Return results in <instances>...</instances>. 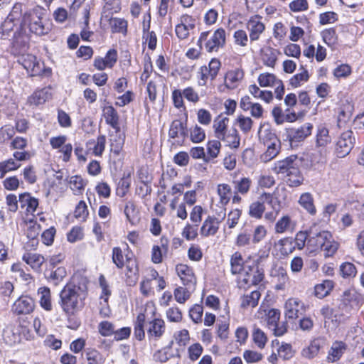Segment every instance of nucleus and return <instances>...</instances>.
Listing matches in <instances>:
<instances>
[{
    "mask_svg": "<svg viewBox=\"0 0 364 364\" xmlns=\"http://www.w3.org/2000/svg\"><path fill=\"white\" fill-rule=\"evenodd\" d=\"M88 283L86 277L77 274L60 291L59 304L66 315H73L84 307Z\"/></svg>",
    "mask_w": 364,
    "mask_h": 364,
    "instance_id": "nucleus-1",
    "label": "nucleus"
},
{
    "mask_svg": "<svg viewBox=\"0 0 364 364\" xmlns=\"http://www.w3.org/2000/svg\"><path fill=\"white\" fill-rule=\"evenodd\" d=\"M301 164V159L296 155H291L284 160L278 161L275 170L277 173L285 174L288 186L296 187L301 185L303 181V176L299 169Z\"/></svg>",
    "mask_w": 364,
    "mask_h": 364,
    "instance_id": "nucleus-2",
    "label": "nucleus"
},
{
    "mask_svg": "<svg viewBox=\"0 0 364 364\" xmlns=\"http://www.w3.org/2000/svg\"><path fill=\"white\" fill-rule=\"evenodd\" d=\"M332 235L328 231L314 232L312 229L309 231L307 247L311 252L323 251L325 257L332 256L338 249V244L332 242Z\"/></svg>",
    "mask_w": 364,
    "mask_h": 364,
    "instance_id": "nucleus-3",
    "label": "nucleus"
},
{
    "mask_svg": "<svg viewBox=\"0 0 364 364\" xmlns=\"http://www.w3.org/2000/svg\"><path fill=\"white\" fill-rule=\"evenodd\" d=\"M46 15V11L41 7L36 6L32 10L26 11L23 14L22 20L19 25L24 28L28 27L29 31L37 36H43L49 32V28L46 27L43 21Z\"/></svg>",
    "mask_w": 364,
    "mask_h": 364,
    "instance_id": "nucleus-4",
    "label": "nucleus"
},
{
    "mask_svg": "<svg viewBox=\"0 0 364 364\" xmlns=\"http://www.w3.org/2000/svg\"><path fill=\"white\" fill-rule=\"evenodd\" d=\"M23 4L16 3L7 18L1 24L0 29L1 30L2 36L7 38L10 36V33L14 31L15 27H18L22 20Z\"/></svg>",
    "mask_w": 364,
    "mask_h": 364,
    "instance_id": "nucleus-5",
    "label": "nucleus"
},
{
    "mask_svg": "<svg viewBox=\"0 0 364 364\" xmlns=\"http://www.w3.org/2000/svg\"><path fill=\"white\" fill-rule=\"evenodd\" d=\"M13 33L11 53L16 55L24 53L28 48L29 37L26 28L23 25L15 27Z\"/></svg>",
    "mask_w": 364,
    "mask_h": 364,
    "instance_id": "nucleus-6",
    "label": "nucleus"
},
{
    "mask_svg": "<svg viewBox=\"0 0 364 364\" xmlns=\"http://www.w3.org/2000/svg\"><path fill=\"white\" fill-rule=\"evenodd\" d=\"M313 125L311 123H305L299 127H292L286 129L287 139L291 146L294 144L304 141L311 134Z\"/></svg>",
    "mask_w": 364,
    "mask_h": 364,
    "instance_id": "nucleus-7",
    "label": "nucleus"
},
{
    "mask_svg": "<svg viewBox=\"0 0 364 364\" xmlns=\"http://www.w3.org/2000/svg\"><path fill=\"white\" fill-rule=\"evenodd\" d=\"M18 62L27 70L31 76L42 75L43 70V64H41L36 59V57L32 54H25L24 53L18 55Z\"/></svg>",
    "mask_w": 364,
    "mask_h": 364,
    "instance_id": "nucleus-8",
    "label": "nucleus"
},
{
    "mask_svg": "<svg viewBox=\"0 0 364 364\" xmlns=\"http://www.w3.org/2000/svg\"><path fill=\"white\" fill-rule=\"evenodd\" d=\"M355 138L350 130L343 132L336 146V153L338 158H343L352 150L354 145Z\"/></svg>",
    "mask_w": 364,
    "mask_h": 364,
    "instance_id": "nucleus-9",
    "label": "nucleus"
},
{
    "mask_svg": "<svg viewBox=\"0 0 364 364\" xmlns=\"http://www.w3.org/2000/svg\"><path fill=\"white\" fill-rule=\"evenodd\" d=\"M126 258V272L125 282L129 287L134 286L139 279V268L136 259L133 257L132 254L129 255L127 254Z\"/></svg>",
    "mask_w": 364,
    "mask_h": 364,
    "instance_id": "nucleus-10",
    "label": "nucleus"
},
{
    "mask_svg": "<svg viewBox=\"0 0 364 364\" xmlns=\"http://www.w3.org/2000/svg\"><path fill=\"white\" fill-rule=\"evenodd\" d=\"M35 308L34 300L28 296H20L13 304L12 311L17 315L29 314Z\"/></svg>",
    "mask_w": 364,
    "mask_h": 364,
    "instance_id": "nucleus-11",
    "label": "nucleus"
},
{
    "mask_svg": "<svg viewBox=\"0 0 364 364\" xmlns=\"http://www.w3.org/2000/svg\"><path fill=\"white\" fill-rule=\"evenodd\" d=\"M225 44V31L220 28H218L211 38L205 43V48L208 53L217 51Z\"/></svg>",
    "mask_w": 364,
    "mask_h": 364,
    "instance_id": "nucleus-12",
    "label": "nucleus"
},
{
    "mask_svg": "<svg viewBox=\"0 0 364 364\" xmlns=\"http://www.w3.org/2000/svg\"><path fill=\"white\" fill-rule=\"evenodd\" d=\"M188 135V130L187 128L186 121L185 122L181 120H173L168 130V136L172 139H181V141H177V143H183L185 139Z\"/></svg>",
    "mask_w": 364,
    "mask_h": 364,
    "instance_id": "nucleus-13",
    "label": "nucleus"
},
{
    "mask_svg": "<svg viewBox=\"0 0 364 364\" xmlns=\"http://www.w3.org/2000/svg\"><path fill=\"white\" fill-rule=\"evenodd\" d=\"M264 269L260 268L258 265L255 267H248V270L246 271L245 275L242 279V282L248 286L257 285L260 283L264 277Z\"/></svg>",
    "mask_w": 364,
    "mask_h": 364,
    "instance_id": "nucleus-14",
    "label": "nucleus"
},
{
    "mask_svg": "<svg viewBox=\"0 0 364 364\" xmlns=\"http://www.w3.org/2000/svg\"><path fill=\"white\" fill-rule=\"evenodd\" d=\"M304 307V304L298 299H289L284 305L285 316L289 320H294L299 317V313Z\"/></svg>",
    "mask_w": 364,
    "mask_h": 364,
    "instance_id": "nucleus-15",
    "label": "nucleus"
},
{
    "mask_svg": "<svg viewBox=\"0 0 364 364\" xmlns=\"http://www.w3.org/2000/svg\"><path fill=\"white\" fill-rule=\"evenodd\" d=\"M220 222L221 220L215 216L209 215L203 223L200 231V235L203 237L215 235L219 229Z\"/></svg>",
    "mask_w": 364,
    "mask_h": 364,
    "instance_id": "nucleus-16",
    "label": "nucleus"
},
{
    "mask_svg": "<svg viewBox=\"0 0 364 364\" xmlns=\"http://www.w3.org/2000/svg\"><path fill=\"white\" fill-rule=\"evenodd\" d=\"M173 344V341H171L167 346L156 352L154 355L155 360L161 363H165L171 358H181V352L183 350L176 349L175 353H171Z\"/></svg>",
    "mask_w": 364,
    "mask_h": 364,
    "instance_id": "nucleus-17",
    "label": "nucleus"
},
{
    "mask_svg": "<svg viewBox=\"0 0 364 364\" xmlns=\"http://www.w3.org/2000/svg\"><path fill=\"white\" fill-rule=\"evenodd\" d=\"M176 271L184 285L194 284L196 283L193 269L186 264H177Z\"/></svg>",
    "mask_w": 364,
    "mask_h": 364,
    "instance_id": "nucleus-18",
    "label": "nucleus"
},
{
    "mask_svg": "<svg viewBox=\"0 0 364 364\" xmlns=\"http://www.w3.org/2000/svg\"><path fill=\"white\" fill-rule=\"evenodd\" d=\"M146 331L149 336L161 337L165 331L164 321L160 318H154L147 323Z\"/></svg>",
    "mask_w": 364,
    "mask_h": 364,
    "instance_id": "nucleus-19",
    "label": "nucleus"
},
{
    "mask_svg": "<svg viewBox=\"0 0 364 364\" xmlns=\"http://www.w3.org/2000/svg\"><path fill=\"white\" fill-rule=\"evenodd\" d=\"M232 149H237L240 144V136L235 127L229 129L221 138L218 139Z\"/></svg>",
    "mask_w": 364,
    "mask_h": 364,
    "instance_id": "nucleus-20",
    "label": "nucleus"
},
{
    "mask_svg": "<svg viewBox=\"0 0 364 364\" xmlns=\"http://www.w3.org/2000/svg\"><path fill=\"white\" fill-rule=\"evenodd\" d=\"M244 77V72L241 69L230 70L226 73L225 85L228 89H235L237 82Z\"/></svg>",
    "mask_w": 364,
    "mask_h": 364,
    "instance_id": "nucleus-21",
    "label": "nucleus"
},
{
    "mask_svg": "<svg viewBox=\"0 0 364 364\" xmlns=\"http://www.w3.org/2000/svg\"><path fill=\"white\" fill-rule=\"evenodd\" d=\"M346 349V345L342 341H335L333 343L327 357L328 362H336L338 360L344 353Z\"/></svg>",
    "mask_w": 364,
    "mask_h": 364,
    "instance_id": "nucleus-22",
    "label": "nucleus"
},
{
    "mask_svg": "<svg viewBox=\"0 0 364 364\" xmlns=\"http://www.w3.org/2000/svg\"><path fill=\"white\" fill-rule=\"evenodd\" d=\"M18 198V201L22 208L26 206L28 212H35L38 206V200L32 197L29 193H21Z\"/></svg>",
    "mask_w": 364,
    "mask_h": 364,
    "instance_id": "nucleus-23",
    "label": "nucleus"
},
{
    "mask_svg": "<svg viewBox=\"0 0 364 364\" xmlns=\"http://www.w3.org/2000/svg\"><path fill=\"white\" fill-rule=\"evenodd\" d=\"M38 294L39 295L40 306L46 311H50L53 309L51 302L50 290L47 287H40L38 289Z\"/></svg>",
    "mask_w": 364,
    "mask_h": 364,
    "instance_id": "nucleus-24",
    "label": "nucleus"
},
{
    "mask_svg": "<svg viewBox=\"0 0 364 364\" xmlns=\"http://www.w3.org/2000/svg\"><path fill=\"white\" fill-rule=\"evenodd\" d=\"M51 97L49 90L43 88L36 91L29 98L28 102L33 105H40L46 102Z\"/></svg>",
    "mask_w": 364,
    "mask_h": 364,
    "instance_id": "nucleus-25",
    "label": "nucleus"
},
{
    "mask_svg": "<svg viewBox=\"0 0 364 364\" xmlns=\"http://www.w3.org/2000/svg\"><path fill=\"white\" fill-rule=\"evenodd\" d=\"M104 116L106 123L113 129H119V116L117 112L112 106L106 107L104 109Z\"/></svg>",
    "mask_w": 364,
    "mask_h": 364,
    "instance_id": "nucleus-26",
    "label": "nucleus"
},
{
    "mask_svg": "<svg viewBox=\"0 0 364 364\" xmlns=\"http://www.w3.org/2000/svg\"><path fill=\"white\" fill-rule=\"evenodd\" d=\"M229 123V118L226 117H221L218 116L215 120L213 124V129L215 137L218 139L221 138L228 132V125Z\"/></svg>",
    "mask_w": 364,
    "mask_h": 364,
    "instance_id": "nucleus-27",
    "label": "nucleus"
},
{
    "mask_svg": "<svg viewBox=\"0 0 364 364\" xmlns=\"http://www.w3.org/2000/svg\"><path fill=\"white\" fill-rule=\"evenodd\" d=\"M261 296L259 291H252L250 294L243 295L241 298V307L246 309L248 307L255 308L257 306Z\"/></svg>",
    "mask_w": 364,
    "mask_h": 364,
    "instance_id": "nucleus-28",
    "label": "nucleus"
},
{
    "mask_svg": "<svg viewBox=\"0 0 364 364\" xmlns=\"http://www.w3.org/2000/svg\"><path fill=\"white\" fill-rule=\"evenodd\" d=\"M247 28L250 31V38L253 41L258 40L259 35L264 30V25L256 19H250L247 23Z\"/></svg>",
    "mask_w": 364,
    "mask_h": 364,
    "instance_id": "nucleus-29",
    "label": "nucleus"
},
{
    "mask_svg": "<svg viewBox=\"0 0 364 364\" xmlns=\"http://www.w3.org/2000/svg\"><path fill=\"white\" fill-rule=\"evenodd\" d=\"M192 21V16L189 15H183L181 16V23L176 26V33L178 38L183 40L188 38L189 36L188 26L186 25V23Z\"/></svg>",
    "mask_w": 364,
    "mask_h": 364,
    "instance_id": "nucleus-30",
    "label": "nucleus"
},
{
    "mask_svg": "<svg viewBox=\"0 0 364 364\" xmlns=\"http://www.w3.org/2000/svg\"><path fill=\"white\" fill-rule=\"evenodd\" d=\"M233 184L236 193H240L241 195H246L250 191L252 181L248 177H242L239 180L234 181Z\"/></svg>",
    "mask_w": 364,
    "mask_h": 364,
    "instance_id": "nucleus-31",
    "label": "nucleus"
},
{
    "mask_svg": "<svg viewBox=\"0 0 364 364\" xmlns=\"http://www.w3.org/2000/svg\"><path fill=\"white\" fill-rule=\"evenodd\" d=\"M264 210V202L259 198V200L255 201L250 205L248 214L251 218L261 219Z\"/></svg>",
    "mask_w": 364,
    "mask_h": 364,
    "instance_id": "nucleus-32",
    "label": "nucleus"
},
{
    "mask_svg": "<svg viewBox=\"0 0 364 364\" xmlns=\"http://www.w3.org/2000/svg\"><path fill=\"white\" fill-rule=\"evenodd\" d=\"M333 288V282L331 280H324L322 283L315 286V296L319 299L326 296Z\"/></svg>",
    "mask_w": 364,
    "mask_h": 364,
    "instance_id": "nucleus-33",
    "label": "nucleus"
},
{
    "mask_svg": "<svg viewBox=\"0 0 364 364\" xmlns=\"http://www.w3.org/2000/svg\"><path fill=\"white\" fill-rule=\"evenodd\" d=\"M299 203L311 215H315L316 210L314 204V198L311 193H304L301 194Z\"/></svg>",
    "mask_w": 364,
    "mask_h": 364,
    "instance_id": "nucleus-34",
    "label": "nucleus"
},
{
    "mask_svg": "<svg viewBox=\"0 0 364 364\" xmlns=\"http://www.w3.org/2000/svg\"><path fill=\"white\" fill-rule=\"evenodd\" d=\"M45 274L48 280L53 282L57 285L66 276L67 272L65 267H60L55 269L53 268L47 270Z\"/></svg>",
    "mask_w": 364,
    "mask_h": 364,
    "instance_id": "nucleus-35",
    "label": "nucleus"
},
{
    "mask_svg": "<svg viewBox=\"0 0 364 364\" xmlns=\"http://www.w3.org/2000/svg\"><path fill=\"white\" fill-rule=\"evenodd\" d=\"M220 140H211L207 143V158L205 163L210 162L212 159H215L219 153L221 148Z\"/></svg>",
    "mask_w": 364,
    "mask_h": 364,
    "instance_id": "nucleus-36",
    "label": "nucleus"
},
{
    "mask_svg": "<svg viewBox=\"0 0 364 364\" xmlns=\"http://www.w3.org/2000/svg\"><path fill=\"white\" fill-rule=\"evenodd\" d=\"M278 51L272 48H267L262 53V60L263 63L269 67L274 68L277 59Z\"/></svg>",
    "mask_w": 364,
    "mask_h": 364,
    "instance_id": "nucleus-37",
    "label": "nucleus"
},
{
    "mask_svg": "<svg viewBox=\"0 0 364 364\" xmlns=\"http://www.w3.org/2000/svg\"><path fill=\"white\" fill-rule=\"evenodd\" d=\"M146 316L143 313L138 314L134 324V336L136 339L141 341L145 337L144 324Z\"/></svg>",
    "mask_w": 364,
    "mask_h": 364,
    "instance_id": "nucleus-38",
    "label": "nucleus"
},
{
    "mask_svg": "<svg viewBox=\"0 0 364 364\" xmlns=\"http://www.w3.org/2000/svg\"><path fill=\"white\" fill-rule=\"evenodd\" d=\"M109 21L112 33H127V21L124 18H113L110 16Z\"/></svg>",
    "mask_w": 364,
    "mask_h": 364,
    "instance_id": "nucleus-39",
    "label": "nucleus"
},
{
    "mask_svg": "<svg viewBox=\"0 0 364 364\" xmlns=\"http://www.w3.org/2000/svg\"><path fill=\"white\" fill-rule=\"evenodd\" d=\"M331 141L329 136V132L327 128L323 125L318 127L316 133V144L318 146H326Z\"/></svg>",
    "mask_w": 364,
    "mask_h": 364,
    "instance_id": "nucleus-40",
    "label": "nucleus"
},
{
    "mask_svg": "<svg viewBox=\"0 0 364 364\" xmlns=\"http://www.w3.org/2000/svg\"><path fill=\"white\" fill-rule=\"evenodd\" d=\"M23 260L34 269H39L44 262V257L36 253H27L23 256Z\"/></svg>",
    "mask_w": 364,
    "mask_h": 364,
    "instance_id": "nucleus-41",
    "label": "nucleus"
},
{
    "mask_svg": "<svg viewBox=\"0 0 364 364\" xmlns=\"http://www.w3.org/2000/svg\"><path fill=\"white\" fill-rule=\"evenodd\" d=\"M231 272L233 274H239L244 268L243 259L238 252H235L230 259Z\"/></svg>",
    "mask_w": 364,
    "mask_h": 364,
    "instance_id": "nucleus-42",
    "label": "nucleus"
},
{
    "mask_svg": "<svg viewBox=\"0 0 364 364\" xmlns=\"http://www.w3.org/2000/svg\"><path fill=\"white\" fill-rule=\"evenodd\" d=\"M41 231V225L36 223H30L26 230V236L30 240L32 247L38 244V236Z\"/></svg>",
    "mask_w": 364,
    "mask_h": 364,
    "instance_id": "nucleus-43",
    "label": "nucleus"
},
{
    "mask_svg": "<svg viewBox=\"0 0 364 364\" xmlns=\"http://www.w3.org/2000/svg\"><path fill=\"white\" fill-rule=\"evenodd\" d=\"M218 193L220 196V203L223 205H227L230 200L232 188L228 184H219L218 186Z\"/></svg>",
    "mask_w": 364,
    "mask_h": 364,
    "instance_id": "nucleus-44",
    "label": "nucleus"
},
{
    "mask_svg": "<svg viewBox=\"0 0 364 364\" xmlns=\"http://www.w3.org/2000/svg\"><path fill=\"white\" fill-rule=\"evenodd\" d=\"M105 6L103 7L102 13H109V15H105L106 18H108L109 15H112L114 13H118L121 10V1L120 0H105Z\"/></svg>",
    "mask_w": 364,
    "mask_h": 364,
    "instance_id": "nucleus-45",
    "label": "nucleus"
},
{
    "mask_svg": "<svg viewBox=\"0 0 364 364\" xmlns=\"http://www.w3.org/2000/svg\"><path fill=\"white\" fill-rule=\"evenodd\" d=\"M277 81H279L277 77L272 73H262L258 77V82L261 87H269L277 85Z\"/></svg>",
    "mask_w": 364,
    "mask_h": 364,
    "instance_id": "nucleus-46",
    "label": "nucleus"
},
{
    "mask_svg": "<svg viewBox=\"0 0 364 364\" xmlns=\"http://www.w3.org/2000/svg\"><path fill=\"white\" fill-rule=\"evenodd\" d=\"M280 246V252L282 255H288L291 253L294 249V241L291 237H285L278 241Z\"/></svg>",
    "mask_w": 364,
    "mask_h": 364,
    "instance_id": "nucleus-47",
    "label": "nucleus"
},
{
    "mask_svg": "<svg viewBox=\"0 0 364 364\" xmlns=\"http://www.w3.org/2000/svg\"><path fill=\"white\" fill-rule=\"evenodd\" d=\"M253 121L251 118L245 117L243 115H240L236 119L234 123V125L238 124L239 127L240 128L241 131L247 134L248 133L252 127Z\"/></svg>",
    "mask_w": 364,
    "mask_h": 364,
    "instance_id": "nucleus-48",
    "label": "nucleus"
},
{
    "mask_svg": "<svg viewBox=\"0 0 364 364\" xmlns=\"http://www.w3.org/2000/svg\"><path fill=\"white\" fill-rule=\"evenodd\" d=\"M112 262L116 265L118 269H122L126 262H124V255L122 249L119 247H114L112 249Z\"/></svg>",
    "mask_w": 364,
    "mask_h": 364,
    "instance_id": "nucleus-49",
    "label": "nucleus"
},
{
    "mask_svg": "<svg viewBox=\"0 0 364 364\" xmlns=\"http://www.w3.org/2000/svg\"><path fill=\"white\" fill-rule=\"evenodd\" d=\"M86 358L88 364H104L105 358L103 355L95 349H90L86 352Z\"/></svg>",
    "mask_w": 364,
    "mask_h": 364,
    "instance_id": "nucleus-50",
    "label": "nucleus"
},
{
    "mask_svg": "<svg viewBox=\"0 0 364 364\" xmlns=\"http://www.w3.org/2000/svg\"><path fill=\"white\" fill-rule=\"evenodd\" d=\"M260 199L263 200L264 203L269 204L274 211L280 212L282 202L277 197H273L271 194L265 193L260 196Z\"/></svg>",
    "mask_w": 364,
    "mask_h": 364,
    "instance_id": "nucleus-51",
    "label": "nucleus"
},
{
    "mask_svg": "<svg viewBox=\"0 0 364 364\" xmlns=\"http://www.w3.org/2000/svg\"><path fill=\"white\" fill-rule=\"evenodd\" d=\"M301 68L304 70L303 72L294 75L290 80L289 84L292 87L296 88L299 87L303 82H307L309 78L308 71L304 69L303 66Z\"/></svg>",
    "mask_w": 364,
    "mask_h": 364,
    "instance_id": "nucleus-52",
    "label": "nucleus"
},
{
    "mask_svg": "<svg viewBox=\"0 0 364 364\" xmlns=\"http://www.w3.org/2000/svg\"><path fill=\"white\" fill-rule=\"evenodd\" d=\"M323 41L328 46H333L337 43V35L333 28L325 29L321 32Z\"/></svg>",
    "mask_w": 364,
    "mask_h": 364,
    "instance_id": "nucleus-53",
    "label": "nucleus"
},
{
    "mask_svg": "<svg viewBox=\"0 0 364 364\" xmlns=\"http://www.w3.org/2000/svg\"><path fill=\"white\" fill-rule=\"evenodd\" d=\"M131 185V178L128 175L127 176L122 177L117 185V194L119 197H124L127 194L129 191V188Z\"/></svg>",
    "mask_w": 364,
    "mask_h": 364,
    "instance_id": "nucleus-54",
    "label": "nucleus"
},
{
    "mask_svg": "<svg viewBox=\"0 0 364 364\" xmlns=\"http://www.w3.org/2000/svg\"><path fill=\"white\" fill-rule=\"evenodd\" d=\"M124 213L126 215L127 220L133 223V220L136 218L138 211L134 201L129 200L126 203L124 206Z\"/></svg>",
    "mask_w": 364,
    "mask_h": 364,
    "instance_id": "nucleus-55",
    "label": "nucleus"
},
{
    "mask_svg": "<svg viewBox=\"0 0 364 364\" xmlns=\"http://www.w3.org/2000/svg\"><path fill=\"white\" fill-rule=\"evenodd\" d=\"M252 339L254 343L259 348H263L267 341L265 333L259 328H255L252 333Z\"/></svg>",
    "mask_w": 364,
    "mask_h": 364,
    "instance_id": "nucleus-56",
    "label": "nucleus"
},
{
    "mask_svg": "<svg viewBox=\"0 0 364 364\" xmlns=\"http://www.w3.org/2000/svg\"><path fill=\"white\" fill-rule=\"evenodd\" d=\"M190 138L193 143H200L205 138V133L203 129L196 125L190 130Z\"/></svg>",
    "mask_w": 364,
    "mask_h": 364,
    "instance_id": "nucleus-57",
    "label": "nucleus"
},
{
    "mask_svg": "<svg viewBox=\"0 0 364 364\" xmlns=\"http://www.w3.org/2000/svg\"><path fill=\"white\" fill-rule=\"evenodd\" d=\"M341 274L343 278L354 277L356 274V268L353 263L344 262L340 267Z\"/></svg>",
    "mask_w": 364,
    "mask_h": 364,
    "instance_id": "nucleus-58",
    "label": "nucleus"
},
{
    "mask_svg": "<svg viewBox=\"0 0 364 364\" xmlns=\"http://www.w3.org/2000/svg\"><path fill=\"white\" fill-rule=\"evenodd\" d=\"M203 307L199 304H195L189 311V316L196 323L202 322Z\"/></svg>",
    "mask_w": 364,
    "mask_h": 364,
    "instance_id": "nucleus-59",
    "label": "nucleus"
},
{
    "mask_svg": "<svg viewBox=\"0 0 364 364\" xmlns=\"http://www.w3.org/2000/svg\"><path fill=\"white\" fill-rule=\"evenodd\" d=\"M278 355L284 360H289L294 355L292 347L289 343H282L277 349Z\"/></svg>",
    "mask_w": 364,
    "mask_h": 364,
    "instance_id": "nucleus-60",
    "label": "nucleus"
},
{
    "mask_svg": "<svg viewBox=\"0 0 364 364\" xmlns=\"http://www.w3.org/2000/svg\"><path fill=\"white\" fill-rule=\"evenodd\" d=\"M241 214L242 210L238 208L232 210L228 213L227 224L229 228H234L237 225Z\"/></svg>",
    "mask_w": 364,
    "mask_h": 364,
    "instance_id": "nucleus-61",
    "label": "nucleus"
},
{
    "mask_svg": "<svg viewBox=\"0 0 364 364\" xmlns=\"http://www.w3.org/2000/svg\"><path fill=\"white\" fill-rule=\"evenodd\" d=\"M279 141L277 139L274 141L267 145V151L264 154L267 160H271L274 158L279 153Z\"/></svg>",
    "mask_w": 364,
    "mask_h": 364,
    "instance_id": "nucleus-62",
    "label": "nucleus"
},
{
    "mask_svg": "<svg viewBox=\"0 0 364 364\" xmlns=\"http://www.w3.org/2000/svg\"><path fill=\"white\" fill-rule=\"evenodd\" d=\"M188 354H189V358L195 361L199 358V357L201 355L203 348L202 346L198 343H194L189 346L188 349Z\"/></svg>",
    "mask_w": 364,
    "mask_h": 364,
    "instance_id": "nucleus-63",
    "label": "nucleus"
},
{
    "mask_svg": "<svg viewBox=\"0 0 364 364\" xmlns=\"http://www.w3.org/2000/svg\"><path fill=\"white\" fill-rule=\"evenodd\" d=\"M70 188L75 193H80L85 187V182L79 176H72L70 181Z\"/></svg>",
    "mask_w": 364,
    "mask_h": 364,
    "instance_id": "nucleus-64",
    "label": "nucleus"
}]
</instances>
